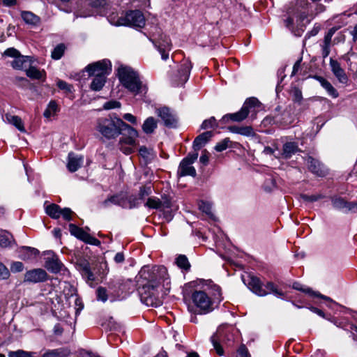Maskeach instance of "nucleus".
Returning a JSON list of instances; mask_svg holds the SVG:
<instances>
[{
    "mask_svg": "<svg viewBox=\"0 0 357 357\" xmlns=\"http://www.w3.org/2000/svg\"><path fill=\"white\" fill-rule=\"evenodd\" d=\"M288 15L284 24L286 27L293 30L295 26L301 27L309 23L316 13L313 10V5L307 0H297L294 8L289 10Z\"/></svg>",
    "mask_w": 357,
    "mask_h": 357,
    "instance_id": "obj_1",
    "label": "nucleus"
},
{
    "mask_svg": "<svg viewBox=\"0 0 357 357\" xmlns=\"http://www.w3.org/2000/svg\"><path fill=\"white\" fill-rule=\"evenodd\" d=\"M139 275L146 281L143 285V289L155 290L161 284L167 289H169L170 281L167 270L164 266H144L139 271Z\"/></svg>",
    "mask_w": 357,
    "mask_h": 357,
    "instance_id": "obj_2",
    "label": "nucleus"
},
{
    "mask_svg": "<svg viewBox=\"0 0 357 357\" xmlns=\"http://www.w3.org/2000/svg\"><path fill=\"white\" fill-rule=\"evenodd\" d=\"M84 70L89 76H93L91 89H102L107 83L106 76L112 71V63L108 59H102L87 65Z\"/></svg>",
    "mask_w": 357,
    "mask_h": 357,
    "instance_id": "obj_3",
    "label": "nucleus"
},
{
    "mask_svg": "<svg viewBox=\"0 0 357 357\" xmlns=\"http://www.w3.org/2000/svg\"><path fill=\"white\" fill-rule=\"evenodd\" d=\"M116 75L121 84L127 89H145L148 84L139 75V73L132 67L120 65L116 71Z\"/></svg>",
    "mask_w": 357,
    "mask_h": 357,
    "instance_id": "obj_4",
    "label": "nucleus"
},
{
    "mask_svg": "<svg viewBox=\"0 0 357 357\" xmlns=\"http://www.w3.org/2000/svg\"><path fill=\"white\" fill-rule=\"evenodd\" d=\"M123 126L125 122L122 119L116 116L109 115L97 119L96 129L104 137L110 139L121 134Z\"/></svg>",
    "mask_w": 357,
    "mask_h": 357,
    "instance_id": "obj_5",
    "label": "nucleus"
},
{
    "mask_svg": "<svg viewBox=\"0 0 357 357\" xmlns=\"http://www.w3.org/2000/svg\"><path fill=\"white\" fill-rule=\"evenodd\" d=\"M244 284L255 294L259 296H264L269 294L281 297L284 295L283 291L272 282H267L263 284L259 278L254 275H248L243 277Z\"/></svg>",
    "mask_w": 357,
    "mask_h": 357,
    "instance_id": "obj_6",
    "label": "nucleus"
},
{
    "mask_svg": "<svg viewBox=\"0 0 357 357\" xmlns=\"http://www.w3.org/2000/svg\"><path fill=\"white\" fill-rule=\"evenodd\" d=\"M122 131L125 132H121L122 137L119 142V149L126 155L131 154L137 146L136 139L138 137V132L126 123L122 127Z\"/></svg>",
    "mask_w": 357,
    "mask_h": 357,
    "instance_id": "obj_7",
    "label": "nucleus"
},
{
    "mask_svg": "<svg viewBox=\"0 0 357 357\" xmlns=\"http://www.w3.org/2000/svg\"><path fill=\"white\" fill-rule=\"evenodd\" d=\"M191 298L199 313L206 314L213 310L212 298L205 291H195Z\"/></svg>",
    "mask_w": 357,
    "mask_h": 357,
    "instance_id": "obj_8",
    "label": "nucleus"
},
{
    "mask_svg": "<svg viewBox=\"0 0 357 357\" xmlns=\"http://www.w3.org/2000/svg\"><path fill=\"white\" fill-rule=\"evenodd\" d=\"M151 40L160 53L162 59L167 60L169 58V52L172 50V43L169 38L158 31L153 34Z\"/></svg>",
    "mask_w": 357,
    "mask_h": 357,
    "instance_id": "obj_9",
    "label": "nucleus"
},
{
    "mask_svg": "<svg viewBox=\"0 0 357 357\" xmlns=\"http://www.w3.org/2000/svg\"><path fill=\"white\" fill-rule=\"evenodd\" d=\"M116 24L142 28L145 25V18L141 11L131 10L128 12L125 16L121 17Z\"/></svg>",
    "mask_w": 357,
    "mask_h": 357,
    "instance_id": "obj_10",
    "label": "nucleus"
},
{
    "mask_svg": "<svg viewBox=\"0 0 357 357\" xmlns=\"http://www.w3.org/2000/svg\"><path fill=\"white\" fill-rule=\"evenodd\" d=\"M198 158V153H190L185 158H183L180 162L178 176H191L195 177L197 174L195 168L192 166V164L197 160Z\"/></svg>",
    "mask_w": 357,
    "mask_h": 357,
    "instance_id": "obj_11",
    "label": "nucleus"
},
{
    "mask_svg": "<svg viewBox=\"0 0 357 357\" xmlns=\"http://www.w3.org/2000/svg\"><path fill=\"white\" fill-rule=\"evenodd\" d=\"M155 113L163 121L165 126L169 128H176L177 126L178 119L169 107H162L158 108L155 110Z\"/></svg>",
    "mask_w": 357,
    "mask_h": 357,
    "instance_id": "obj_12",
    "label": "nucleus"
},
{
    "mask_svg": "<svg viewBox=\"0 0 357 357\" xmlns=\"http://www.w3.org/2000/svg\"><path fill=\"white\" fill-rule=\"evenodd\" d=\"M69 231L72 235L86 243L94 245H98L100 243L99 240L74 224L69 225Z\"/></svg>",
    "mask_w": 357,
    "mask_h": 357,
    "instance_id": "obj_13",
    "label": "nucleus"
},
{
    "mask_svg": "<svg viewBox=\"0 0 357 357\" xmlns=\"http://www.w3.org/2000/svg\"><path fill=\"white\" fill-rule=\"evenodd\" d=\"M48 275L43 268H33L26 271L24 275V283H40L47 280Z\"/></svg>",
    "mask_w": 357,
    "mask_h": 357,
    "instance_id": "obj_14",
    "label": "nucleus"
},
{
    "mask_svg": "<svg viewBox=\"0 0 357 357\" xmlns=\"http://www.w3.org/2000/svg\"><path fill=\"white\" fill-rule=\"evenodd\" d=\"M191 70V64L188 61L184 62L180 67L176 75L172 78L175 87H183L188 81Z\"/></svg>",
    "mask_w": 357,
    "mask_h": 357,
    "instance_id": "obj_15",
    "label": "nucleus"
},
{
    "mask_svg": "<svg viewBox=\"0 0 357 357\" xmlns=\"http://www.w3.org/2000/svg\"><path fill=\"white\" fill-rule=\"evenodd\" d=\"M144 206L151 209L165 210L171 208L172 203L167 196L162 197V199L156 197H150L144 203Z\"/></svg>",
    "mask_w": 357,
    "mask_h": 357,
    "instance_id": "obj_16",
    "label": "nucleus"
},
{
    "mask_svg": "<svg viewBox=\"0 0 357 357\" xmlns=\"http://www.w3.org/2000/svg\"><path fill=\"white\" fill-rule=\"evenodd\" d=\"M333 206L337 209L347 212H357V202H347L340 197H331Z\"/></svg>",
    "mask_w": 357,
    "mask_h": 357,
    "instance_id": "obj_17",
    "label": "nucleus"
},
{
    "mask_svg": "<svg viewBox=\"0 0 357 357\" xmlns=\"http://www.w3.org/2000/svg\"><path fill=\"white\" fill-rule=\"evenodd\" d=\"M132 281L131 280L116 279L111 281L109 284V289L115 294L129 291Z\"/></svg>",
    "mask_w": 357,
    "mask_h": 357,
    "instance_id": "obj_18",
    "label": "nucleus"
},
{
    "mask_svg": "<svg viewBox=\"0 0 357 357\" xmlns=\"http://www.w3.org/2000/svg\"><path fill=\"white\" fill-rule=\"evenodd\" d=\"M47 257L45 258V268L50 272L57 273L60 272L63 267V264L59 260L57 255L52 252L47 253Z\"/></svg>",
    "mask_w": 357,
    "mask_h": 357,
    "instance_id": "obj_19",
    "label": "nucleus"
},
{
    "mask_svg": "<svg viewBox=\"0 0 357 357\" xmlns=\"http://www.w3.org/2000/svg\"><path fill=\"white\" fill-rule=\"evenodd\" d=\"M330 67L333 74L339 82L342 84L347 83L348 77L344 72V70L341 67L340 63L337 61L331 58Z\"/></svg>",
    "mask_w": 357,
    "mask_h": 357,
    "instance_id": "obj_20",
    "label": "nucleus"
},
{
    "mask_svg": "<svg viewBox=\"0 0 357 357\" xmlns=\"http://www.w3.org/2000/svg\"><path fill=\"white\" fill-rule=\"evenodd\" d=\"M308 169L319 176H324L326 174V169L324 165L317 160L309 156L306 159Z\"/></svg>",
    "mask_w": 357,
    "mask_h": 357,
    "instance_id": "obj_21",
    "label": "nucleus"
},
{
    "mask_svg": "<svg viewBox=\"0 0 357 357\" xmlns=\"http://www.w3.org/2000/svg\"><path fill=\"white\" fill-rule=\"evenodd\" d=\"M83 160V156L70 153L68 154V161L67 164L68 170L71 172H76L82 165Z\"/></svg>",
    "mask_w": 357,
    "mask_h": 357,
    "instance_id": "obj_22",
    "label": "nucleus"
},
{
    "mask_svg": "<svg viewBox=\"0 0 357 357\" xmlns=\"http://www.w3.org/2000/svg\"><path fill=\"white\" fill-rule=\"evenodd\" d=\"M298 151L299 148L297 143L294 142H287L283 144L282 151L280 153V155L284 159H288Z\"/></svg>",
    "mask_w": 357,
    "mask_h": 357,
    "instance_id": "obj_23",
    "label": "nucleus"
},
{
    "mask_svg": "<svg viewBox=\"0 0 357 357\" xmlns=\"http://www.w3.org/2000/svg\"><path fill=\"white\" fill-rule=\"evenodd\" d=\"M212 135L213 134L211 131H206L198 135L193 142V149L195 152L206 144L210 140Z\"/></svg>",
    "mask_w": 357,
    "mask_h": 357,
    "instance_id": "obj_24",
    "label": "nucleus"
},
{
    "mask_svg": "<svg viewBox=\"0 0 357 357\" xmlns=\"http://www.w3.org/2000/svg\"><path fill=\"white\" fill-rule=\"evenodd\" d=\"M293 288L294 289L303 291V292L310 295V296L319 297L325 301L333 303V300L331 298H329L326 296L322 295L319 292H315V291H312L310 288L304 287L302 284H301L299 283H297V282L294 283Z\"/></svg>",
    "mask_w": 357,
    "mask_h": 357,
    "instance_id": "obj_25",
    "label": "nucleus"
},
{
    "mask_svg": "<svg viewBox=\"0 0 357 357\" xmlns=\"http://www.w3.org/2000/svg\"><path fill=\"white\" fill-rule=\"evenodd\" d=\"M21 17L24 22L29 25L37 26L40 22V18L30 11H22Z\"/></svg>",
    "mask_w": 357,
    "mask_h": 357,
    "instance_id": "obj_26",
    "label": "nucleus"
},
{
    "mask_svg": "<svg viewBox=\"0 0 357 357\" xmlns=\"http://www.w3.org/2000/svg\"><path fill=\"white\" fill-rule=\"evenodd\" d=\"M157 121L153 117L150 116L144 121L142 125V130L146 134H151L157 128Z\"/></svg>",
    "mask_w": 357,
    "mask_h": 357,
    "instance_id": "obj_27",
    "label": "nucleus"
},
{
    "mask_svg": "<svg viewBox=\"0 0 357 357\" xmlns=\"http://www.w3.org/2000/svg\"><path fill=\"white\" fill-rule=\"evenodd\" d=\"M15 242L13 235L7 231H0V246L2 248L10 247Z\"/></svg>",
    "mask_w": 357,
    "mask_h": 357,
    "instance_id": "obj_28",
    "label": "nucleus"
},
{
    "mask_svg": "<svg viewBox=\"0 0 357 357\" xmlns=\"http://www.w3.org/2000/svg\"><path fill=\"white\" fill-rule=\"evenodd\" d=\"M248 114H249V111H247L245 109V108H244L243 107H242V108L241 109L240 111L236 112V113H234V114H227L225 115L223 119H228L229 118L231 120L234 121H241L244 119H245L247 118V116H248Z\"/></svg>",
    "mask_w": 357,
    "mask_h": 357,
    "instance_id": "obj_29",
    "label": "nucleus"
},
{
    "mask_svg": "<svg viewBox=\"0 0 357 357\" xmlns=\"http://www.w3.org/2000/svg\"><path fill=\"white\" fill-rule=\"evenodd\" d=\"M70 352L63 348L47 350L42 357H68Z\"/></svg>",
    "mask_w": 357,
    "mask_h": 357,
    "instance_id": "obj_30",
    "label": "nucleus"
},
{
    "mask_svg": "<svg viewBox=\"0 0 357 357\" xmlns=\"http://www.w3.org/2000/svg\"><path fill=\"white\" fill-rule=\"evenodd\" d=\"M26 75L33 79H43L45 77L44 70H39L36 67L31 66L26 70Z\"/></svg>",
    "mask_w": 357,
    "mask_h": 357,
    "instance_id": "obj_31",
    "label": "nucleus"
},
{
    "mask_svg": "<svg viewBox=\"0 0 357 357\" xmlns=\"http://www.w3.org/2000/svg\"><path fill=\"white\" fill-rule=\"evenodd\" d=\"M61 207L56 204H52L46 206L45 212L52 218L58 219L60 218Z\"/></svg>",
    "mask_w": 357,
    "mask_h": 357,
    "instance_id": "obj_32",
    "label": "nucleus"
},
{
    "mask_svg": "<svg viewBox=\"0 0 357 357\" xmlns=\"http://www.w3.org/2000/svg\"><path fill=\"white\" fill-rule=\"evenodd\" d=\"M59 110V108L57 103L54 100H51L45 109L43 115L45 118L49 119L54 116Z\"/></svg>",
    "mask_w": 357,
    "mask_h": 357,
    "instance_id": "obj_33",
    "label": "nucleus"
},
{
    "mask_svg": "<svg viewBox=\"0 0 357 357\" xmlns=\"http://www.w3.org/2000/svg\"><path fill=\"white\" fill-rule=\"evenodd\" d=\"M228 129L232 132L238 133L245 136H250L253 132L252 128L250 126L238 127L236 126H229Z\"/></svg>",
    "mask_w": 357,
    "mask_h": 357,
    "instance_id": "obj_34",
    "label": "nucleus"
},
{
    "mask_svg": "<svg viewBox=\"0 0 357 357\" xmlns=\"http://www.w3.org/2000/svg\"><path fill=\"white\" fill-rule=\"evenodd\" d=\"M30 61L29 57L24 56L19 54L14 60L11 62V66L15 69H22L25 66V63Z\"/></svg>",
    "mask_w": 357,
    "mask_h": 357,
    "instance_id": "obj_35",
    "label": "nucleus"
},
{
    "mask_svg": "<svg viewBox=\"0 0 357 357\" xmlns=\"http://www.w3.org/2000/svg\"><path fill=\"white\" fill-rule=\"evenodd\" d=\"M6 118L9 123L13 124L21 132L25 131L22 121L19 116L6 114Z\"/></svg>",
    "mask_w": 357,
    "mask_h": 357,
    "instance_id": "obj_36",
    "label": "nucleus"
},
{
    "mask_svg": "<svg viewBox=\"0 0 357 357\" xmlns=\"http://www.w3.org/2000/svg\"><path fill=\"white\" fill-rule=\"evenodd\" d=\"M176 265L184 271H189L190 268V264L187 257L184 255H180L176 259Z\"/></svg>",
    "mask_w": 357,
    "mask_h": 357,
    "instance_id": "obj_37",
    "label": "nucleus"
},
{
    "mask_svg": "<svg viewBox=\"0 0 357 357\" xmlns=\"http://www.w3.org/2000/svg\"><path fill=\"white\" fill-rule=\"evenodd\" d=\"M66 46L61 43L56 45L52 52V58L55 60L60 59L64 54Z\"/></svg>",
    "mask_w": 357,
    "mask_h": 357,
    "instance_id": "obj_38",
    "label": "nucleus"
},
{
    "mask_svg": "<svg viewBox=\"0 0 357 357\" xmlns=\"http://www.w3.org/2000/svg\"><path fill=\"white\" fill-rule=\"evenodd\" d=\"M76 266L82 273L90 269L89 261L84 257H79L77 259Z\"/></svg>",
    "mask_w": 357,
    "mask_h": 357,
    "instance_id": "obj_39",
    "label": "nucleus"
},
{
    "mask_svg": "<svg viewBox=\"0 0 357 357\" xmlns=\"http://www.w3.org/2000/svg\"><path fill=\"white\" fill-rule=\"evenodd\" d=\"M121 201L122 198L119 195H113L102 202V205L104 207H109L111 204L120 205L121 204Z\"/></svg>",
    "mask_w": 357,
    "mask_h": 357,
    "instance_id": "obj_40",
    "label": "nucleus"
},
{
    "mask_svg": "<svg viewBox=\"0 0 357 357\" xmlns=\"http://www.w3.org/2000/svg\"><path fill=\"white\" fill-rule=\"evenodd\" d=\"M211 342H212V344L213 345V347H214L216 353L219 356H222L224 354V349H223V348L222 347V346L220 345V344L219 342L218 334V333L214 334L211 337Z\"/></svg>",
    "mask_w": 357,
    "mask_h": 357,
    "instance_id": "obj_41",
    "label": "nucleus"
},
{
    "mask_svg": "<svg viewBox=\"0 0 357 357\" xmlns=\"http://www.w3.org/2000/svg\"><path fill=\"white\" fill-rule=\"evenodd\" d=\"M259 100L254 97L248 98L245 103L243 104V107L245 108L247 111L250 112V109L252 108H255L257 107H259Z\"/></svg>",
    "mask_w": 357,
    "mask_h": 357,
    "instance_id": "obj_42",
    "label": "nucleus"
},
{
    "mask_svg": "<svg viewBox=\"0 0 357 357\" xmlns=\"http://www.w3.org/2000/svg\"><path fill=\"white\" fill-rule=\"evenodd\" d=\"M8 357H33V353L24 350H17L9 352Z\"/></svg>",
    "mask_w": 357,
    "mask_h": 357,
    "instance_id": "obj_43",
    "label": "nucleus"
},
{
    "mask_svg": "<svg viewBox=\"0 0 357 357\" xmlns=\"http://www.w3.org/2000/svg\"><path fill=\"white\" fill-rule=\"evenodd\" d=\"M215 126H217L216 119L215 117L212 116L208 119H206L203 121L202 124L201 125V129L206 130L208 128H214Z\"/></svg>",
    "mask_w": 357,
    "mask_h": 357,
    "instance_id": "obj_44",
    "label": "nucleus"
},
{
    "mask_svg": "<svg viewBox=\"0 0 357 357\" xmlns=\"http://www.w3.org/2000/svg\"><path fill=\"white\" fill-rule=\"evenodd\" d=\"M152 192L151 187L147 185H143L140 187L139 191V199L144 200L147 196H149Z\"/></svg>",
    "mask_w": 357,
    "mask_h": 357,
    "instance_id": "obj_45",
    "label": "nucleus"
},
{
    "mask_svg": "<svg viewBox=\"0 0 357 357\" xmlns=\"http://www.w3.org/2000/svg\"><path fill=\"white\" fill-rule=\"evenodd\" d=\"M301 197L302 199H303L304 201L310 202H317V201H318L321 199H323L324 197V196L321 194L312 195H301Z\"/></svg>",
    "mask_w": 357,
    "mask_h": 357,
    "instance_id": "obj_46",
    "label": "nucleus"
},
{
    "mask_svg": "<svg viewBox=\"0 0 357 357\" xmlns=\"http://www.w3.org/2000/svg\"><path fill=\"white\" fill-rule=\"evenodd\" d=\"M314 79L319 82L321 86L325 89H334L331 83L321 76H314Z\"/></svg>",
    "mask_w": 357,
    "mask_h": 357,
    "instance_id": "obj_47",
    "label": "nucleus"
},
{
    "mask_svg": "<svg viewBox=\"0 0 357 357\" xmlns=\"http://www.w3.org/2000/svg\"><path fill=\"white\" fill-rule=\"evenodd\" d=\"M302 59H299L294 65L291 76H295L301 74L302 66H301Z\"/></svg>",
    "mask_w": 357,
    "mask_h": 357,
    "instance_id": "obj_48",
    "label": "nucleus"
},
{
    "mask_svg": "<svg viewBox=\"0 0 357 357\" xmlns=\"http://www.w3.org/2000/svg\"><path fill=\"white\" fill-rule=\"evenodd\" d=\"M96 294L98 300L103 302H105L107 300V294L105 288L102 287H98L96 290Z\"/></svg>",
    "mask_w": 357,
    "mask_h": 357,
    "instance_id": "obj_49",
    "label": "nucleus"
},
{
    "mask_svg": "<svg viewBox=\"0 0 357 357\" xmlns=\"http://www.w3.org/2000/svg\"><path fill=\"white\" fill-rule=\"evenodd\" d=\"M120 107H121V103L116 100H109L108 102H106L103 105V109H106V110L115 109V108H119Z\"/></svg>",
    "mask_w": 357,
    "mask_h": 357,
    "instance_id": "obj_50",
    "label": "nucleus"
},
{
    "mask_svg": "<svg viewBox=\"0 0 357 357\" xmlns=\"http://www.w3.org/2000/svg\"><path fill=\"white\" fill-rule=\"evenodd\" d=\"M10 277L8 268L0 262V280H7Z\"/></svg>",
    "mask_w": 357,
    "mask_h": 357,
    "instance_id": "obj_51",
    "label": "nucleus"
},
{
    "mask_svg": "<svg viewBox=\"0 0 357 357\" xmlns=\"http://www.w3.org/2000/svg\"><path fill=\"white\" fill-rule=\"evenodd\" d=\"M82 275L86 279L89 285L92 287L93 285V282L95 281V276L94 274L91 272V268L82 273Z\"/></svg>",
    "mask_w": 357,
    "mask_h": 357,
    "instance_id": "obj_52",
    "label": "nucleus"
},
{
    "mask_svg": "<svg viewBox=\"0 0 357 357\" xmlns=\"http://www.w3.org/2000/svg\"><path fill=\"white\" fill-rule=\"evenodd\" d=\"M229 139L228 138H226L225 139H223L222 141H221L220 142L218 143L215 146V149L217 151H219V152H221L225 149H227V148L228 147V144L229 142Z\"/></svg>",
    "mask_w": 357,
    "mask_h": 357,
    "instance_id": "obj_53",
    "label": "nucleus"
},
{
    "mask_svg": "<svg viewBox=\"0 0 357 357\" xmlns=\"http://www.w3.org/2000/svg\"><path fill=\"white\" fill-rule=\"evenodd\" d=\"M24 269V264L20 261H14L10 265V270L13 273H19Z\"/></svg>",
    "mask_w": 357,
    "mask_h": 357,
    "instance_id": "obj_54",
    "label": "nucleus"
},
{
    "mask_svg": "<svg viewBox=\"0 0 357 357\" xmlns=\"http://www.w3.org/2000/svg\"><path fill=\"white\" fill-rule=\"evenodd\" d=\"M238 357H250L247 347L242 344L237 350Z\"/></svg>",
    "mask_w": 357,
    "mask_h": 357,
    "instance_id": "obj_55",
    "label": "nucleus"
},
{
    "mask_svg": "<svg viewBox=\"0 0 357 357\" xmlns=\"http://www.w3.org/2000/svg\"><path fill=\"white\" fill-rule=\"evenodd\" d=\"M73 211L68 208L61 209L60 217L62 216L66 220H70Z\"/></svg>",
    "mask_w": 357,
    "mask_h": 357,
    "instance_id": "obj_56",
    "label": "nucleus"
},
{
    "mask_svg": "<svg viewBox=\"0 0 357 357\" xmlns=\"http://www.w3.org/2000/svg\"><path fill=\"white\" fill-rule=\"evenodd\" d=\"M199 209L206 214L211 213V206L209 203L202 202L199 205Z\"/></svg>",
    "mask_w": 357,
    "mask_h": 357,
    "instance_id": "obj_57",
    "label": "nucleus"
},
{
    "mask_svg": "<svg viewBox=\"0 0 357 357\" xmlns=\"http://www.w3.org/2000/svg\"><path fill=\"white\" fill-rule=\"evenodd\" d=\"M139 200H141V199H139V197L137 198V197H134V196H130L128 198V202H129L130 208L138 207L139 206V204H140Z\"/></svg>",
    "mask_w": 357,
    "mask_h": 357,
    "instance_id": "obj_58",
    "label": "nucleus"
},
{
    "mask_svg": "<svg viewBox=\"0 0 357 357\" xmlns=\"http://www.w3.org/2000/svg\"><path fill=\"white\" fill-rule=\"evenodd\" d=\"M19 54H20L19 51L13 47L8 48L4 52V55L13 57L14 59L16 58Z\"/></svg>",
    "mask_w": 357,
    "mask_h": 357,
    "instance_id": "obj_59",
    "label": "nucleus"
},
{
    "mask_svg": "<svg viewBox=\"0 0 357 357\" xmlns=\"http://www.w3.org/2000/svg\"><path fill=\"white\" fill-rule=\"evenodd\" d=\"M321 48L322 56L323 58H326L329 55L331 52V44L324 43L323 45H321Z\"/></svg>",
    "mask_w": 357,
    "mask_h": 357,
    "instance_id": "obj_60",
    "label": "nucleus"
},
{
    "mask_svg": "<svg viewBox=\"0 0 357 357\" xmlns=\"http://www.w3.org/2000/svg\"><path fill=\"white\" fill-rule=\"evenodd\" d=\"M335 32V29L334 28L331 29L324 36V43L331 44Z\"/></svg>",
    "mask_w": 357,
    "mask_h": 357,
    "instance_id": "obj_61",
    "label": "nucleus"
},
{
    "mask_svg": "<svg viewBox=\"0 0 357 357\" xmlns=\"http://www.w3.org/2000/svg\"><path fill=\"white\" fill-rule=\"evenodd\" d=\"M209 160V153L206 150L202 151V154L200 156L199 161L203 165H206L208 164Z\"/></svg>",
    "mask_w": 357,
    "mask_h": 357,
    "instance_id": "obj_62",
    "label": "nucleus"
},
{
    "mask_svg": "<svg viewBox=\"0 0 357 357\" xmlns=\"http://www.w3.org/2000/svg\"><path fill=\"white\" fill-rule=\"evenodd\" d=\"M214 289L216 291V293H215L213 294V300L214 301H218V302H220L221 300H222V298H221V289H220V287H218V286H215L214 287Z\"/></svg>",
    "mask_w": 357,
    "mask_h": 357,
    "instance_id": "obj_63",
    "label": "nucleus"
},
{
    "mask_svg": "<svg viewBox=\"0 0 357 357\" xmlns=\"http://www.w3.org/2000/svg\"><path fill=\"white\" fill-rule=\"evenodd\" d=\"M123 118L125 120L130 122L131 123L136 124V123H137L136 117L130 113L125 114L123 115Z\"/></svg>",
    "mask_w": 357,
    "mask_h": 357,
    "instance_id": "obj_64",
    "label": "nucleus"
}]
</instances>
